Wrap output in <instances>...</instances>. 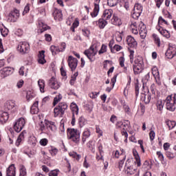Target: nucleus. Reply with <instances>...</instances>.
<instances>
[{"mask_svg":"<svg viewBox=\"0 0 176 176\" xmlns=\"http://www.w3.org/2000/svg\"><path fill=\"white\" fill-rule=\"evenodd\" d=\"M68 109V104L67 103L62 102L58 104V105L54 108V118H57L58 116H63L65 110Z\"/></svg>","mask_w":176,"mask_h":176,"instance_id":"20e7f679","label":"nucleus"},{"mask_svg":"<svg viewBox=\"0 0 176 176\" xmlns=\"http://www.w3.org/2000/svg\"><path fill=\"white\" fill-rule=\"evenodd\" d=\"M138 31L139 32H146V26L144 24V23L141 22L138 25Z\"/></svg>","mask_w":176,"mask_h":176,"instance_id":"c9c22d12","label":"nucleus"},{"mask_svg":"<svg viewBox=\"0 0 176 176\" xmlns=\"http://www.w3.org/2000/svg\"><path fill=\"white\" fill-rule=\"evenodd\" d=\"M152 74L156 82H159L160 80V74H159V70L156 67H153L152 69Z\"/></svg>","mask_w":176,"mask_h":176,"instance_id":"a878e982","label":"nucleus"},{"mask_svg":"<svg viewBox=\"0 0 176 176\" xmlns=\"http://www.w3.org/2000/svg\"><path fill=\"white\" fill-rule=\"evenodd\" d=\"M47 142H49V140L46 138H43L40 140V144L42 146H46L47 145Z\"/></svg>","mask_w":176,"mask_h":176,"instance_id":"de8ad7c7","label":"nucleus"},{"mask_svg":"<svg viewBox=\"0 0 176 176\" xmlns=\"http://www.w3.org/2000/svg\"><path fill=\"white\" fill-rule=\"evenodd\" d=\"M157 155L160 160H161V162H164V155H163V153H162V152L157 151Z\"/></svg>","mask_w":176,"mask_h":176,"instance_id":"6e6d98bb","label":"nucleus"},{"mask_svg":"<svg viewBox=\"0 0 176 176\" xmlns=\"http://www.w3.org/2000/svg\"><path fill=\"white\" fill-rule=\"evenodd\" d=\"M67 63L72 71H75L76 69V67H78V59L76 58L69 56L68 57Z\"/></svg>","mask_w":176,"mask_h":176,"instance_id":"9d476101","label":"nucleus"},{"mask_svg":"<svg viewBox=\"0 0 176 176\" xmlns=\"http://www.w3.org/2000/svg\"><path fill=\"white\" fill-rule=\"evenodd\" d=\"M133 10H142V6L140 3L135 4Z\"/></svg>","mask_w":176,"mask_h":176,"instance_id":"13d9d810","label":"nucleus"},{"mask_svg":"<svg viewBox=\"0 0 176 176\" xmlns=\"http://www.w3.org/2000/svg\"><path fill=\"white\" fill-rule=\"evenodd\" d=\"M41 24L42 25V29L40 30L41 34H42V32H45V31H47V30H50V27L43 24V23L41 22L39 25H41Z\"/></svg>","mask_w":176,"mask_h":176,"instance_id":"58836bf2","label":"nucleus"},{"mask_svg":"<svg viewBox=\"0 0 176 176\" xmlns=\"http://www.w3.org/2000/svg\"><path fill=\"white\" fill-rule=\"evenodd\" d=\"M142 13V10H133V11L132 12L133 19H135V20H137L138 17L141 16Z\"/></svg>","mask_w":176,"mask_h":176,"instance_id":"bb28decb","label":"nucleus"},{"mask_svg":"<svg viewBox=\"0 0 176 176\" xmlns=\"http://www.w3.org/2000/svg\"><path fill=\"white\" fill-rule=\"evenodd\" d=\"M90 137V131L89 129L85 130L82 133V142L85 144L86 142V139Z\"/></svg>","mask_w":176,"mask_h":176,"instance_id":"cd10ccee","label":"nucleus"},{"mask_svg":"<svg viewBox=\"0 0 176 176\" xmlns=\"http://www.w3.org/2000/svg\"><path fill=\"white\" fill-rule=\"evenodd\" d=\"M111 23L112 24H113V25H118V27L120 25H122V21L116 15L113 16V18L111 19Z\"/></svg>","mask_w":176,"mask_h":176,"instance_id":"393cba45","label":"nucleus"},{"mask_svg":"<svg viewBox=\"0 0 176 176\" xmlns=\"http://www.w3.org/2000/svg\"><path fill=\"white\" fill-rule=\"evenodd\" d=\"M39 129L42 133H47V131H56L57 126L54 122L46 121L45 123L43 122H40Z\"/></svg>","mask_w":176,"mask_h":176,"instance_id":"f257e3e1","label":"nucleus"},{"mask_svg":"<svg viewBox=\"0 0 176 176\" xmlns=\"http://www.w3.org/2000/svg\"><path fill=\"white\" fill-rule=\"evenodd\" d=\"M125 167L126 169L125 170V173L128 174L129 175H133L134 174V172L131 170H133V167L130 166V159H128L125 163Z\"/></svg>","mask_w":176,"mask_h":176,"instance_id":"a211bd4d","label":"nucleus"},{"mask_svg":"<svg viewBox=\"0 0 176 176\" xmlns=\"http://www.w3.org/2000/svg\"><path fill=\"white\" fill-rule=\"evenodd\" d=\"M67 137L74 144H79L80 141V131L75 129H67Z\"/></svg>","mask_w":176,"mask_h":176,"instance_id":"f03ea898","label":"nucleus"},{"mask_svg":"<svg viewBox=\"0 0 176 176\" xmlns=\"http://www.w3.org/2000/svg\"><path fill=\"white\" fill-rule=\"evenodd\" d=\"M0 31L2 36H7L8 34H9V30L6 28H4L3 29H0Z\"/></svg>","mask_w":176,"mask_h":176,"instance_id":"37998d69","label":"nucleus"},{"mask_svg":"<svg viewBox=\"0 0 176 176\" xmlns=\"http://www.w3.org/2000/svg\"><path fill=\"white\" fill-rule=\"evenodd\" d=\"M78 124L80 127H83V126H85V124H87V120L81 116L78 118Z\"/></svg>","mask_w":176,"mask_h":176,"instance_id":"2f4dec72","label":"nucleus"},{"mask_svg":"<svg viewBox=\"0 0 176 176\" xmlns=\"http://www.w3.org/2000/svg\"><path fill=\"white\" fill-rule=\"evenodd\" d=\"M164 107V102L162 100H158L157 101V109L158 111H163V108Z\"/></svg>","mask_w":176,"mask_h":176,"instance_id":"473e14b6","label":"nucleus"},{"mask_svg":"<svg viewBox=\"0 0 176 176\" xmlns=\"http://www.w3.org/2000/svg\"><path fill=\"white\" fill-rule=\"evenodd\" d=\"M119 61H120V67H124V57L121 56L119 58Z\"/></svg>","mask_w":176,"mask_h":176,"instance_id":"bf43d9fd","label":"nucleus"},{"mask_svg":"<svg viewBox=\"0 0 176 176\" xmlns=\"http://www.w3.org/2000/svg\"><path fill=\"white\" fill-rule=\"evenodd\" d=\"M17 50L21 54H27L30 52V44L27 42H20Z\"/></svg>","mask_w":176,"mask_h":176,"instance_id":"423d86ee","label":"nucleus"},{"mask_svg":"<svg viewBox=\"0 0 176 176\" xmlns=\"http://www.w3.org/2000/svg\"><path fill=\"white\" fill-rule=\"evenodd\" d=\"M126 124H124L122 122H119L118 127H129L130 126V121L126 120Z\"/></svg>","mask_w":176,"mask_h":176,"instance_id":"09e8293b","label":"nucleus"},{"mask_svg":"<svg viewBox=\"0 0 176 176\" xmlns=\"http://www.w3.org/2000/svg\"><path fill=\"white\" fill-rule=\"evenodd\" d=\"M166 157H168L170 160H173L175 156L174 155V153L170 152V151H166Z\"/></svg>","mask_w":176,"mask_h":176,"instance_id":"a18cd8bd","label":"nucleus"},{"mask_svg":"<svg viewBox=\"0 0 176 176\" xmlns=\"http://www.w3.org/2000/svg\"><path fill=\"white\" fill-rule=\"evenodd\" d=\"M107 52V45H102L101 49L99 50L98 53L99 54H102L103 53H105Z\"/></svg>","mask_w":176,"mask_h":176,"instance_id":"3c124183","label":"nucleus"},{"mask_svg":"<svg viewBox=\"0 0 176 176\" xmlns=\"http://www.w3.org/2000/svg\"><path fill=\"white\" fill-rule=\"evenodd\" d=\"M70 107L72 111V115H74V116L75 115H78L79 107H78V104L74 102H72Z\"/></svg>","mask_w":176,"mask_h":176,"instance_id":"5701e85b","label":"nucleus"},{"mask_svg":"<svg viewBox=\"0 0 176 176\" xmlns=\"http://www.w3.org/2000/svg\"><path fill=\"white\" fill-rule=\"evenodd\" d=\"M7 176H16V167L14 164L10 165L6 170Z\"/></svg>","mask_w":176,"mask_h":176,"instance_id":"dca6fc26","label":"nucleus"},{"mask_svg":"<svg viewBox=\"0 0 176 176\" xmlns=\"http://www.w3.org/2000/svg\"><path fill=\"white\" fill-rule=\"evenodd\" d=\"M126 43L128 46H129V47H137L138 43L135 41V39L134 38V37L131 36H127Z\"/></svg>","mask_w":176,"mask_h":176,"instance_id":"4468645a","label":"nucleus"},{"mask_svg":"<svg viewBox=\"0 0 176 176\" xmlns=\"http://www.w3.org/2000/svg\"><path fill=\"white\" fill-rule=\"evenodd\" d=\"M63 98V96L61 94H58V96L55 97L54 99V107H56V105H57V104H58V102H60V101H61V99Z\"/></svg>","mask_w":176,"mask_h":176,"instance_id":"e433bc0d","label":"nucleus"},{"mask_svg":"<svg viewBox=\"0 0 176 176\" xmlns=\"http://www.w3.org/2000/svg\"><path fill=\"white\" fill-rule=\"evenodd\" d=\"M131 66H126L124 67V72L126 74H131Z\"/></svg>","mask_w":176,"mask_h":176,"instance_id":"8fccbe9b","label":"nucleus"},{"mask_svg":"<svg viewBox=\"0 0 176 176\" xmlns=\"http://www.w3.org/2000/svg\"><path fill=\"white\" fill-rule=\"evenodd\" d=\"M112 14H113V10H112V9L105 10L103 12L102 18L104 19L105 20H109V19L112 17Z\"/></svg>","mask_w":176,"mask_h":176,"instance_id":"f3484780","label":"nucleus"},{"mask_svg":"<svg viewBox=\"0 0 176 176\" xmlns=\"http://www.w3.org/2000/svg\"><path fill=\"white\" fill-rule=\"evenodd\" d=\"M153 38H154L155 43H157L158 47H160V38L156 34H153Z\"/></svg>","mask_w":176,"mask_h":176,"instance_id":"79ce46f5","label":"nucleus"},{"mask_svg":"<svg viewBox=\"0 0 176 176\" xmlns=\"http://www.w3.org/2000/svg\"><path fill=\"white\" fill-rule=\"evenodd\" d=\"M149 135H150V140L151 141H153V140H155V131H151L149 133Z\"/></svg>","mask_w":176,"mask_h":176,"instance_id":"e2e57ef3","label":"nucleus"},{"mask_svg":"<svg viewBox=\"0 0 176 176\" xmlns=\"http://www.w3.org/2000/svg\"><path fill=\"white\" fill-rule=\"evenodd\" d=\"M25 126V120L23 118H19L14 124V129L16 133H20Z\"/></svg>","mask_w":176,"mask_h":176,"instance_id":"0eeeda50","label":"nucleus"},{"mask_svg":"<svg viewBox=\"0 0 176 176\" xmlns=\"http://www.w3.org/2000/svg\"><path fill=\"white\" fill-rule=\"evenodd\" d=\"M166 124H167L169 130H172V129H174V126H176L175 121L167 120Z\"/></svg>","mask_w":176,"mask_h":176,"instance_id":"f704fd0d","label":"nucleus"},{"mask_svg":"<svg viewBox=\"0 0 176 176\" xmlns=\"http://www.w3.org/2000/svg\"><path fill=\"white\" fill-rule=\"evenodd\" d=\"M48 85L51 89H53L54 90H58L60 87H61V85H60V82L57 81V79L54 77H52L49 81H48Z\"/></svg>","mask_w":176,"mask_h":176,"instance_id":"9b49d317","label":"nucleus"},{"mask_svg":"<svg viewBox=\"0 0 176 176\" xmlns=\"http://www.w3.org/2000/svg\"><path fill=\"white\" fill-rule=\"evenodd\" d=\"M6 111H11V112H16L17 111V105L13 100H8L5 104Z\"/></svg>","mask_w":176,"mask_h":176,"instance_id":"1a4fd4ad","label":"nucleus"},{"mask_svg":"<svg viewBox=\"0 0 176 176\" xmlns=\"http://www.w3.org/2000/svg\"><path fill=\"white\" fill-rule=\"evenodd\" d=\"M58 152V150L57 148H52L50 150V153L52 155V156H56Z\"/></svg>","mask_w":176,"mask_h":176,"instance_id":"5fc2aeb1","label":"nucleus"},{"mask_svg":"<svg viewBox=\"0 0 176 176\" xmlns=\"http://www.w3.org/2000/svg\"><path fill=\"white\" fill-rule=\"evenodd\" d=\"M108 24V21H107V19L104 18H100L98 20V25L100 30H104L105 28V26Z\"/></svg>","mask_w":176,"mask_h":176,"instance_id":"412c9836","label":"nucleus"},{"mask_svg":"<svg viewBox=\"0 0 176 176\" xmlns=\"http://www.w3.org/2000/svg\"><path fill=\"white\" fill-rule=\"evenodd\" d=\"M20 16V12L17 9H14L9 14V20L12 23H16L17 19Z\"/></svg>","mask_w":176,"mask_h":176,"instance_id":"ddd939ff","label":"nucleus"},{"mask_svg":"<svg viewBox=\"0 0 176 176\" xmlns=\"http://www.w3.org/2000/svg\"><path fill=\"white\" fill-rule=\"evenodd\" d=\"M99 12H100V5H98V3H94V11L91 13V17H97V16H98Z\"/></svg>","mask_w":176,"mask_h":176,"instance_id":"4be33fe9","label":"nucleus"},{"mask_svg":"<svg viewBox=\"0 0 176 176\" xmlns=\"http://www.w3.org/2000/svg\"><path fill=\"white\" fill-rule=\"evenodd\" d=\"M29 12H30V6H25L23 12V16H24V14H27V13H28Z\"/></svg>","mask_w":176,"mask_h":176,"instance_id":"338daca9","label":"nucleus"},{"mask_svg":"<svg viewBox=\"0 0 176 176\" xmlns=\"http://www.w3.org/2000/svg\"><path fill=\"white\" fill-rule=\"evenodd\" d=\"M49 176H58V170H51L49 173Z\"/></svg>","mask_w":176,"mask_h":176,"instance_id":"864d4df0","label":"nucleus"},{"mask_svg":"<svg viewBox=\"0 0 176 176\" xmlns=\"http://www.w3.org/2000/svg\"><path fill=\"white\" fill-rule=\"evenodd\" d=\"M84 54L87 56V58H89V60L93 63V61H94V60H93V57H94V56H96V54H97V51H96L94 50V47L93 45H91L89 49L86 50L84 52Z\"/></svg>","mask_w":176,"mask_h":176,"instance_id":"6e6552de","label":"nucleus"},{"mask_svg":"<svg viewBox=\"0 0 176 176\" xmlns=\"http://www.w3.org/2000/svg\"><path fill=\"white\" fill-rule=\"evenodd\" d=\"M133 156H135V159L136 160V164L138 167L141 166V158H140V155H138V152L137 151H133Z\"/></svg>","mask_w":176,"mask_h":176,"instance_id":"c85d7f7f","label":"nucleus"},{"mask_svg":"<svg viewBox=\"0 0 176 176\" xmlns=\"http://www.w3.org/2000/svg\"><path fill=\"white\" fill-rule=\"evenodd\" d=\"M144 59L141 56H138L134 60V64L133 66V69L135 75H138L144 71Z\"/></svg>","mask_w":176,"mask_h":176,"instance_id":"7ed1b4c3","label":"nucleus"},{"mask_svg":"<svg viewBox=\"0 0 176 176\" xmlns=\"http://www.w3.org/2000/svg\"><path fill=\"white\" fill-rule=\"evenodd\" d=\"M45 41H47V42H50L52 41V35H50L49 34H45Z\"/></svg>","mask_w":176,"mask_h":176,"instance_id":"69168bd1","label":"nucleus"},{"mask_svg":"<svg viewBox=\"0 0 176 176\" xmlns=\"http://www.w3.org/2000/svg\"><path fill=\"white\" fill-rule=\"evenodd\" d=\"M53 16L55 20H60V19L63 18V13L61 12V10L55 9L53 12Z\"/></svg>","mask_w":176,"mask_h":176,"instance_id":"b1692460","label":"nucleus"},{"mask_svg":"<svg viewBox=\"0 0 176 176\" xmlns=\"http://www.w3.org/2000/svg\"><path fill=\"white\" fill-rule=\"evenodd\" d=\"M118 78V75H115L111 80L112 89L115 87V83H116V78Z\"/></svg>","mask_w":176,"mask_h":176,"instance_id":"603ef678","label":"nucleus"},{"mask_svg":"<svg viewBox=\"0 0 176 176\" xmlns=\"http://www.w3.org/2000/svg\"><path fill=\"white\" fill-rule=\"evenodd\" d=\"M115 43V41L113 40L110 41L109 43V47L111 49V53H113V49L112 48L113 45Z\"/></svg>","mask_w":176,"mask_h":176,"instance_id":"680f3d73","label":"nucleus"},{"mask_svg":"<svg viewBox=\"0 0 176 176\" xmlns=\"http://www.w3.org/2000/svg\"><path fill=\"white\" fill-rule=\"evenodd\" d=\"M50 51L52 52L53 56L57 54V52H56V45H52L50 47Z\"/></svg>","mask_w":176,"mask_h":176,"instance_id":"052dcab7","label":"nucleus"},{"mask_svg":"<svg viewBox=\"0 0 176 176\" xmlns=\"http://www.w3.org/2000/svg\"><path fill=\"white\" fill-rule=\"evenodd\" d=\"M163 23H164V24H166V25H168V22H167V21H165L163 17L160 16L158 19V25H160L163 24Z\"/></svg>","mask_w":176,"mask_h":176,"instance_id":"c03bdc74","label":"nucleus"},{"mask_svg":"<svg viewBox=\"0 0 176 176\" xmlns=\"http://www.w3.org/2000/svg\"><path fill=\"white\" fill-rule=\"evenodd\" d=\"M135 94L136 97H138V94H140V87L138 86V84L135 85Z\"/></svg>","mask_w":176,"mask_h":176,"instance_id":"4d7b16f0","label":"nucleus"},{"mask_svg":"<svg viewBox=\"0 0 176 176\" xmlns=\"http://www.w3.org/2000/svg\"><path fill=\"white\" fill-rule=\"evenodd\" d=\"M34 97H35V94H31V91L28 92L26 94V98L28 101H30V100H32Z\"/></svg>","mask_w":176,"mask_h":176,"instance_id":"49530a36","label":"nucleus"},{"mask_svg":"<svg viewBox=\"0 0 176 176\" xmlns=\"http://www.w3.org/2000/svg\"><path fill=\"white\" fill-rule=\"evenodd\" d=\"M165 56L169 59L174 58V57H175V55H174V54L172 53L169 50H167Z\"/></svg>","mask_w":176,"mask_h":176,"instance_id":"a19ab883","label":"nucleus"},{"mask_svg":"<svg viewBox=\"0 0 176 176\" xmlns=\"http://www.w3.org/2000/svg\"><path fill=\"white\" fill-rule=\"evenodd\" d=\"M67 47V44L65 43H60V51L63 52H65V48Z\"/></svg>","mask_w":176,"mask_h":176,"instance_id":"0e129e2a","label":"nucleus"},{"mask_svg":"<svg viewBox=\"0 0 176 176\" xmlns=\"http://www.w3.org/2000/svg\"><path fill=\"white\" fill-rule=\"evenodd\" d=\"M175 105H176V94L173 96V100L171 96H169L166 98V107L168 111H170V112H174L175 111Z\"/></svg>","mask_w":176,"mask_h":176,"instance_id":"39448f33","label":"nucleus"},{"mask_svg":"<svg viewBox=\"0 0 176 176\" xmlns=\"http://www.w3.org/2000/svg\"><path fill=\"white\" fill-rule=\"evenodd\" d=\"M119 3V0H107V5L111 8H113V6H116Z\"/></svg>","mask_w":176,"mask_h":176,"instance_id":"72a5a7b5","label":"nucleus"},{"mask_svg":"<svg viewBox=\"0 0 176 176\" xmlns=\"http://www.w3.org/2000/svg\"><path fill=\"white\" fill-rule=\"evenodd\" d=\"M38 85L40 88L41 92L45 93V80L42 79H39L38 80Z\"/></svg>","mask_w":176,"mask_h":176,"instance_id":"c756f323","label":"nucleus"},{"mask_svg":"<svg viewBox=\"0 0 176 176\" xmlns=\"http://www.w3.org/2000/svg\"><path fill=\"white\" fill-rule=\"evenodd\" d=\"M38 104H39L38 101H36L32 106L30 109V113L32 115H36L38 112H39V109L38 108Z\"/></svg>","mask_w":176,"mask_h":176,"instance_id":"6ab92c4d","label":"nucleus"},{"mask_svg":"<svg viewBox=\"0 0 176 176\" xmlns=\"http://www.w3.org/2000/svg\"><path fill=\"white\" fill-rule=\"evenodd\" d=\"M19 176H27V169L25 168V166H21Z\"/></svg>","mask_w":176,"mask_h":176,"instance_id":"4c0bfd02","label":"nucleus"},{"mask_svg":"<svg viewBox=\"0 0 176 176\" xmlns=\"http://www.w3.org/2000/svg\"><path fill=\"white\" fill-rule=\"evenodd\" d=\"M9 120V113L6 111H0V122L3 124Z\"/></svg>","mask_w":176,"mask_h":176,"instance_id":"2eb2a0df","label":"nucleus"},{"mask_svg":"<svg viewBox=\"0 0 176 176\" xmlns=\"http://www.w3.org/2000/svg\"><path fill=\"white\" fill-rule=\"evenodd\" d=\"M38 58H45V51L42 50L39 52Z\"/></svg>","mask_w":176,"mask_h":176,"instance_id":"774afa93","label":"nucleus"},{"mask_svg":"<svg viewBox=\"0 0 176 176\" xmlns=\"http://www.w3.org/2000/svg\"><path fill=\"white\" fill-rule=\"evenodd\" d=\"M159 32L161 34V35H163L165 36V38H170V33H168V31L162 29V28L158 29Z\"/></svg>","mask_w":176,"mask_h":176,"instance_id":"7c9ffc66","label":"nucleus"},{"mask_svg":"<svg viewBox=\"0 0 176 176\" xmlns=\"http://www.w3.org/2000/svg\"><path fill=\"white\" fill-rule=\"evenodd\" d=\"M13 71L14 69L11 67H3L1 70H0V75L2 78H6V76H9V75H12L13 74Z\"/></svg>","mask_w":176,"mask_h":176,"instance_id":"f8f14e48","label":"nucleus"},{"mask_svg":"<svg viewBox=\"0 0 176 176\" xmlns=\"http://www.w3.org/2000/svg\"><path fill=\"white\" fill-rule=\"evenodd\" d=\"M25 134H27V132L25 131H23L20 133L15 143L16 146H20V144H21V141L24 140V135H25Z\"/></svg>","mask_w":176,"mask_h":176,"instance_id":"aec40b11","label":"nucleus"},{"mask_svg":"<svg viewBox=\"0 0 176 176\" xmlns=\"http://www.w3.org/2000/svg\"><path fill=\"white\" fill-rule=\"evenodd\" d=\"M168 50H170L173 55L176 56V45L174 44H169V48Z\"/></svg>","mask_w":176,"mask_h":176,"instance_id":"ea45409f","label":"nucleus"}]
</instances>
